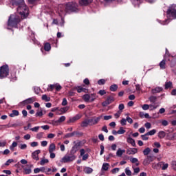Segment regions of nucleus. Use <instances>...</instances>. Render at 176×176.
Wrapping results in <instances>:
<instances>
[{"label": "nucleus", "mask_w": 176, "mask_h": 176, "mask_svg": "<svg viewBox=\"0 0 176 176\" xmlns=\"http://www.w3.org/2000/svg\"><path fill=\"white\" fill-rule=\"evenodd\" d=\"M166 16L168 19H166L165 21L160 22L162 25H166V24H168L170 23V20H174L176 19V5L173 4L170 6H169L168 9L166 12Z\"/></svg>", "instance_id": "obj_1"}, {"label": "nucleus", "mask_w": 176, "mask_h": 176, "mask_svg": "<svg viewBox=\"0 0 176 176\" xmlns=\"http://www.w3.org/2000/svg\"><path fill=\"white\" fill-rule=\"evenodd\" d=\"M21 21L20 16L16 14H11L8 21V29L10 28H17V24Z\"/></svg>", "instance_id": "obj_2"}, {"label": "nucleus", "mask_w": 176, "mask_h": 176, "mask_svg": "<svg viewBox=\"0 0 176 176\" xmlns=\"http://www.w3.org/2000/svg\"><path fill=\"white\" fill-rule=\"evenodd\" d=\"M17 12L19 14H20L22 20H24V19H27L28 17V14H30L28 7L24 3H21V4H19V6H18Z\"/></svg>", "instance_id": "obj_3"}, {"label": "nucleus", "mask_w": 176, "mask_h": 176, "mask_svg": "<svg viewBox=\"0 0 176 176\" xmlns=\"http://www.w3.org/2000/svg\"><path fill=\"white\" fill-rule=\"evenodd\" d=\"M60 8H63V10H60V12H65L66 13H72V12H76L78 5L74 2L67 3L65 5H62Z\"/></svg>", "instance_id": "obj_4"}, {"label": "nucleus", "mask_w": 176, "mask_h": 176, "mask_svg": "<svg viewBox=\"0 0 176 176\" xmlns=\"http://www.w3.org/2000/svg\"><path fill=\"white\" fill-rule=\"evenodd\" d=\"M9 75V66L7 65L1 66L0 67V79H3Z\"/></svg>", "instance_id": "obj_5"}, {"label": "nucleus", "mask_w": 176, "mask_h": 176, "mask_svg": "<svg viewBox=\"0 0 176 176\" xmlns=\"http://www.w3.org/2000/svg\"><path fill=\"white\" fill-rule=\"evenodd\" d=\"M76 159V156L74 154L65 155L61 160L60 163H69L74 162Z\"/></svg>", "instance_id": "obj_6"}, {"label": "nucleus", "mask_w": 176, "mask_h": 176, "mask_svg": "<svg viewBox=\"0 0 176 176\" xmlns=\"http://www.w3.org/2000/svg\"><path fill=\"white\" fill-rule=\"evenodd\" d=\"M156 160V157L155 155H147L146 157L143 160V166H149L152 162Z\"/></svg>", "instance_id": "obj_7"}, {"label": "nucleus", "mask_w": 176, "mask_h": 176, "mask_svg": "<svg viewBox=\"0 0 176 176\" xmlns=\"http://www.w3.org/2000/svg\"><path fill=\"white\" fill-rule=\"evenodd\" d=\"M93 96H94V95L85 94L82 96V99L84 100V101H85V102H89V101H91V102H93V101H94V100H96V98L93 97Z\"/></svg>", "instance_id": "obj_8"}, {"label": "nucleus", "mask_w": 176, "mask_h": 176, "mask_svg": "<svg viewBox=\"0 0 176 176\" xmlns=\"http://www.w3.org/2000/svg\"><path fill=\"white\" fill-rule=\"evenodd\" d=\"M115 100L113 99V97L109 96L107 100L102 103V107H108L109 104H112Z\"/></svg>", "instance_id": "obj_9"}, {"label": "nucleus", "mask_w": 176, "mask_h": 176, "mask_svg": "<svg viewBox=\"0 0 176 176\" xmlns=\"http://www.w3.org/2000/svg\"><path fill=\"white\" fill-rule=\"evenodd\" d=\"M35 97H32L23 100L21 104H22V105H28V104H32V102H35Z\"/></svg>", "instance_id": "obj_10"}, {"label": "nucleus", "mask_w": 176, "mask_h": 176, "mask_svg": "<svg viewBox=\"0 0 176 176\" xmlns=\"http://www.w3.org/2000/svg\"><path fill=\"white\" fill-rule=\"evenodd\" d=\"M100 120H101V117H96L89 119L90 126H94V124H97Z\"/></svg>", "instance_id": "obj_11"}, {"label": "nucleus", "mask_w": 176, "mask_h": 176, "mask_svg": "<svg viewBox=\"0 0 176 176\" xmlns=\"http://www.w3.org/2000/svg\"><path fill=\"white\" fill-rule=\"evenodd\" d=\"M39 153H41V150H36L34 152H33L32 153V159L36 161L39 160V156H38Z\"/></svg>", "instance_id": "obj_12"}, {"label": "nucleus", "mask_w": 176, "mask_h": 176, "mask_svg": "<svg viewBox=\"0 0 176 176\" xmlns=\"http://www.w3.org/2000/svg\"><path fill=\"white\" fill-rule=\"evenodd\" d=\"M80 118H82V116H80V115H79V114H77L74 117L70 118L67 121V123H74V122H76V120H79V119H80Z\"/></svg>", "instance_id": "obj_13"}, {"label": "nucleus", "mask_w": 176, "mask_h": 176, "mask_svg": "<svg viewBox=\"0 0 176 176\" xmlns=\"http://www.w3.org/2000/svg\"><path fill=\"white\" fill-rule=\"evenodd\" d=\"M12 6H19L21 3H24V0H11Z\"/></svg>", "instance_id": "obj_14"}, {"label": "nucleus", "mask_w": 176, "mask_h": 176, "mask_svg": "<svg viewBox=\"0 0 176 176\" xmlns=\"http://www.w3.org/2000/svg\"><path fill=\"white\" fill-rule=\"evenodd\" d=\"M138 152V149L135 148H131L126 151L127 155H135Z\"/></svg>", "instance_id": "obj_15"}, {"label": "nucleus", "mask_w": 176, "mask_h": 176, "mask_svg": "<svg viewBox=\"0 0 176 176\" xmlns=\"http://www.w3.org/2000/svg\"><path fill=\"white\" fill-rule=\"evenodd\" d=\"M162 163L163 162H159L156 164V162L151 164V167L153 168V170H159L160 169V167H162Z\"/></svg>", "instance_id": "obj_16"}, {"label": "nucleus", "mask_w": 176, "mask_h": 176, "mask_svg": "<svg viewBox=\"0 0 176 176\" xmlns=\"http://www.w3.org/2000/svg\"><path fill=\"white\" fill-rule=\"evenodd\" d=\"M68 109H69V107H68L60 108L59 109V112H61V113H56V115H63V113H65V112H67V111H68Z\"/></svg>", "instance_id": "obj_17"}, {"label": "nucleus", "mask_w": 176, "mask_h": 176, "mask_svg": "<svg viewBox=\"0 0 176 176\" xmlns=\"http://www.w3.org/2000/svg\"><path fill=\"white\" fill-rule=\"evenodd\" d=\"M83 171L84 173H85V174H91V173H93V168L87 166H84Z\"/></svg>", "instance_id": "obj_18"}, {"label": "nucleus", "mask_w": 176, "mask_h": 176, "mask_svg": "<svg viewBox=\"0 0 176 176\" xmlns=\"http://www.w3.org/2000/svg\"><path fill=\"white\" fill-rule=\"evenodd\" d=\"M79 149V146L78 145V144H76V145H74L73 147H72V150H71V151H70V153L72 154V155H75V153L76 152H78V150Z\"/></svg>", "instance_id": "obj_19"}, {"label": "nucleus", "mask_w": 176, "mask_h": 176, "mask_svg": "<svg viewBox=\"0 0 176 176\" xmlns=\"http://www.w3.org/2000/svg\"><path fill=\"white\" fill-rule=\"evenodd\" d=\"M125 152H126V150H124V149L122 150V148H118L116 152V156H118V157H122V155Z\"/></svg>", "instance_id": "obj_20"}, {"label": "nucleus", "mask_w": 176, "mask_h": 176, "mask_svg": "<svg viewBox=\"0 0 176 176\" xmlns=\"http://www.w3.org/2000/svg\"><path fill=\"white\" fill-rule=\"evenodd\" d=\"M89 3H91V1L90 0L80 1V5H81V6H87V5H89Z\"/></svg>", "instance_id": "obj_21"}, {"label": "nucleus", "mask_w": 176, "mask_h": 176, "mask_svg": "<svg viewBox=\"0 0 176 176\" xmlns=\"http://www.w3.org/2000/svg\"><path fill=\"white\" fill-rule=\"evenodd\" d=\"M163 91V88L160 87H155L151 90L153 94H156V93H160V91Z\"/></svg>", "instance_id": "obj_22"}, {"label": "nucleus", "mask_w": 176, "mask_h": 176, "mask_svg": "<svg viewBox=\"0 0 176 176\" xmlns=\"http://www.w3.org/2000/svg\"><path fill=\"white\" fill-rule=\"evenodd\" d=\"M56 151V144L54 143H52L50 144V146L48 148L49 153L54 152Z\"/></svg>", "instance_id": "obj_23"}, {"label": "nucleus", "mask_w": 176, "mask_h": 176, "mask_svg": "<svg viewBox=\"0 0 176 176\" xmlns=\"http://www.w3.org/2000/svg\"><path fill=\"white\" fill-rule=\"evenodd\" d=\"M76 89L78 93H82V92L87 93V89L82 87L81 86L77 87H76Z\"/></svg>", "instance_id": "obj_24"}, {"label": "nucleus", "mask_w": 176, "mask_h": 176, "mask_svg": "<svg viewBox=\"0 0 176 176\" xmlns=\"http://www.w3.org/2000/svg\"><path fill=\"white\" fill-rule=\"evenodd\" d=\"M90 126V120H85L84 121L82 122L81 123V126L82 127H87V126Z\"/></svg>", "instance_id": "obj_25"}, {"label": "nucleus", "mask_w": 176, "mask_h": 176, "mask_svg": "<svg viewBox=\"0 0 176 176\" xmlns=\"http://www.w3.org/2000/svg\"><path fill=\"white\" fill-rule=\"evenodd\" d=\"M109 169V164L108 163H103L102 166V171H108Z\"/></svg>", "instance_id": "obj_26"}, {"label": "nucleus", "mask_w": 176, "mask_h": 176, "mask_svg": "<svg viewBox=\"0 0 176 176\" xmlns=\"http://www.w3.org/2000/svg\"><path fill=\"white\" fill-rule=\"evenodd\" d=\"M127 142L131 144L132 146H135V140H134V139L129 137L127 138Z\"/></svg>", "instance_id": "obj_27"}, {"label": "nucleus", "mask_w": 176, "mask_h": 176, "mask_svg": "<svg viewBox=\"0 0 176 176\" xmlns=\"http://www.w3.org/2000/svg\"><path fill=\"white\" fill-rule=\"evenodd\" d=\"M160 67L161 69H166V60L164 59L160 63Z\"/></svg>", "instance_id": "obj_28"}, {"label": "nucleus", "mask_w": 176, "mask_h": 176, "mask_svg": "<svg viewBox=\"0 0 176 176\" xmlns=\"http://www.w3.org/2000/svg\"><path fill=\"white\" fill-rule=\"evenodd\" d=\"M19 111L13 110L12 113L10 114V118H14V116H19Z\"/></svg>", "instance_id": "obj_29"}, {"label": "nucleus", "mask_w": 176, "mask_h": 176, "mask_svg": "<svg viewBox=\"0 0 176 176\" xmlns=\"http://www.w3.org/2000/svg\"><path fill=\"white\" fill-rule=\"evenodd\" d=\"M164 137H166V132H164V131H160V132H158V138L162 140L164 138Z\"/></svg>", "instance_id": "obj_30"}, {"label": "nucleus", "mask_w": 176, "mask_h": 176, "mask_svg": "<svg viewBox=\"0 0 176 176\" xmlns=\"http://www.w3.org/2000/svg\"><path fill=\"white\" fill-rule=\"evenodd\" d=\"M52 49V46L50 45V43H47L44 45V50L45 52H50V50Z\"/></svg>", "instance_id": "obj_31"}, {"label": "nucleus", "mask_w": 176, "mask_h": 176, "mask_svg": "<svg viewBox=\"0 0 176 176\" xmlns=\"http://www.w3.org/2000/svg\"><path fill=\"white\" fill-rule=\"evenodd\" d=\"M47 163H49V160L45 159V158H43L41 162H40V164L41 166H45V164H47Z\"/></svg>", "instance_id": "obj_32"}, {"label": "nucleus", "mask_w": 176, "mask_h": 176, "mask_svg": "<svg viewBox=\"0 0 176 176\" xmlns=\"http://www.w3.org/2000/svg\"><path fill=\"white\" fill-rule=\"evenodd\" d=\"M35 116L36 118H42V116H43V111L42 110H38L35 114Z\"/></svg>", "instance_id": "obj_33"}, {"label": "nucleus", "mask_w": 176, "mask_h": 176, "mask_svg": "<svg viewBox=\"0 0 176 176\" xmlns=\"http://www.w3.org/2000/svg\"><path fill=\"white\" fill-rule=\"evenodd\" d=\"M167 140H170V141H176V133H173L172 136L167 135Z\"/></svg>", "instance_id": "obj_34"}, {"label": "nucleus", "mask_w": 176, "mask_h": 176, "mask_svg": "<svg viewBox=\"0 0 176 176\" xmlns=\"http://www.w3.org/2000/svg\"><path fill=\"white\" fill-rule=\"evenodd\" d=\"M170 87H173V82L171 81L165 82V89H170Z\"/></svg>", "instance_id": "obj_35"}, {"label": "nucleus", "mask_w": 176, "mask_h": 176, "mask_svg": "<svg viewBox=\"0 0 176 176\" xmlns=\"http://www.w3.org/2000/svg\"><path fill=\"white\" fill-rule=\"evenodd\" d=\"M41 98L43 101H45L46 102H49V101H50V97H48L46 94L43 95Z\"/></svg>", "instance_id": "obj_36"}, {"label": "nucleus", "mask_w": 176, "mask_h": 176, "mask_svg": "<svg viewBox=\"0 0 176 176\" xmlns=\"http://www.w3.org/2000/svg\"><path fill=\"white\" fill-rule=\"evenodd\" d=\"M45 133H43V132H40L36 134V138L37 140H42V138H43V135Z\"/></svg>", "instance_id": "obj_37"}, {"label": "nucleus", "mask_w": 176, "mask_h": 176, "mask_svg": "<svg viewBox=\"0 0 176 176\" xmlns=\"http://www.w3.org/2000/svg\"><path fill=\"white\" fill-rule=\"evenodd\" d=\"M143 153H144V156H148V154L151 153V148L149 147L146 148L143 151Z\"/></svg>", "instance_id": "obj_38"}, {"label": "nucleus", "mask_w": 176, "mask_h": 176, "mask_svg": "<svg viewBox=\"0 0 176 176\" xmlns=\"http://www.w3.org/2000/svg\"><path fill=\"white\" fill-rule=\"evenodd\" d=\"M111 91H116L118 90V85L113 84L110 87Z\"/></svg>", "instance_id": "obj_39"}, {"label": "nucleus", "mask_w": 176, "mask_h": 176, "mask_svg": "<svg viewBox=\"0 0 176 176\" xmlns=\"http://www.w3.org/2000/svg\"><path fill=\"white\" fill-rule=\"evenodd\" d=\"M157 107H159V105L156 104H149V109L150 111H153V109H156Z\"/></svg>", "instance_id": "obj_40"}, {"label": "nucleus", "mask_w": 176, "mask_h": 176, "mask_svg": "<svg viewBox=\"0 0 176 176\" xmlns=\"http://www.w3.org/2000/svg\"><path fill=\"white\" fill-rule=\"evenodd\" d=\"M56 89V84L50 85L49 88L47 89V91H53V89Z\"/></svg>", "instance_id": "obj_41"}, {"label": "nucleus", "mask_w": 176, "mask_h": 176, "mask_svg": "<svg viewBox=\"0 0 176 176\" xmlns=\"http://www.w3.org/2000/svg\"><path fill=\"white\" fill-rule=\"evenodd\" d=\"M125 174L128 176H131V170H130V168L129 167H126L125 168Z\"/></svg>", "instance_id": "obj_42"}, {"label": "nucleus", "mask_w": 176, "mask_h": 176, "mask_svg": "<svg viewBox=\"0 0 176 176\" xmlns=\"http://www.w3.org/2000/svg\"><path fill=\"white\" fill-rule=\"evenodd\" d=\"M156 134V129L151 130L146 133V135H155Z\"/></svg>", "instance_id": "obj_43"}, {"label": "nucleus", "mask_w": 176, "mask_h": 176, "mask_svg": "<svg viewBox=\"0 0 176 176\" xmlns=\"http://www.w3.org/2000/svg\"><path fill=\"white\" fill-rule=\"evenodd\" d=\"M17 146V142H13L12 145L10 146V151H14V148Z\"/></svg>", "instance_id": "obj_44"}, {"label": "nucleus", "mask_w": 176, "mask_h": 176, "mask_svg": "<svg viewBox=\"0 0 176 176\" xmlns=\"http://www.w3.org/2000/svg\"><path fill=\"white\" fill-rule=\"evenodd\" d=\"M149 101L151 102H156V101H157V97H156V96H151L149 98Z\"/></svg>", "instance_id": "obj_45"}, {"label": "nucleus", "mask_w": 176, "mask_h": 176, "mask_svg": "<svg viewBox=\"0 0 176 176\" xmlns=\"http://www.w3.org/2000/svg\"><path fill=\"white\" fill-rule=\"evenodd\" d=\"M118 111L123 112V109H124V104H120L118 106Z\"/></svg>", "instance_id": "obj_46"}, {"label": "nucleus", "mask_w": 176, "mask_h": 176, "mask_svg": "<svg viewBox=\"0 0 176 176\" xmlns=\"http://www.w3.org/2000/svg\"><path fill=\"white\" fill-rule=\"evenodd\" d=\"M148 135H146V133L144 135H141L142 140H143V141H148V140H149V138L148 137Z\"/></svg>", "instance_id": "obj_47"}, {"label": "nucleus", "mask_w": 176, "mask_h": 176, "mask_svg": "<svg viewBox=\"0 0 176 176\" xmlns=\"http://www.w3.org/2000/svg\"><path fill=\"white\" fill-rule=\"evenodd\" d=\"M126 133V130L123 129V127H120V129L118 131V134L122 135Z\"/></svg>", "instance_id": "obj_48"}, {"label": "nucleus", "mask_w": 176, "mask_h": 176, "mask_svg": "<svg viewBox=\"0 0 176 176\" xmlns=\"http://www.w3.org/2000/svg\"><path fill=\"white\" fill-rule=\"evenodd\" d=\"M65 119H66L65 116H62L60 118H59V119L58 120V122L59 123H63V122H65Z\"/></svg>", "instance_id": "obj_49"}, {"label": "nucleus", "mask_w": 176, "mask_h": 176, "mask_svg": "<svg viewBox=\"0 0 176 176\" xmlns=\"http://www.w3.org/2000/svg\"><path fill=\"white\" fill-rule=\"evenodd\" d=\"M75 134H76V132H72V133L66 134L65 137L66 138H71V137H74Z\"/></svg>", "instance_id": "obj_50"}, {"label": "nucleus", "mask_w": 176, "mask_h": 176, "mask_svg": "<svg viewBox=\"0 0 176 176\" xmlns=\"http://www.w3.org/2000/svg\"><path fill=\"white\" fill-rule=\"evenodd\" d=\"M40 126H35L33 128H31L30 130L31 131H34V133H38V131L39 130Z\"/></svg>", "instance_id": "obj_51"}, {"label": "nucleus", "mask_w": 176, "mask_h": 176, "mask_svg": "<svg viewBox=\"0 0 176 176\" xmlns=\"http://www.w3.org/2000/svg\"><path fill=\"white\" fill-rule=\"evenodd\" d=\"M55 89H56V91H60V89H62V87H61V85H60V84L56 83Z\"/></svg>", "instance_id": "obj_52"}, {"label": "nucleus", "mask_w": 176, "mask_h": 176, "mask_svg": "<svg viewBox=\"0 0 176 176\" xmlns=\"http://www.w3.org/2000/svg\"><path fill=\"white\" fill-rule=\"evenodd\" d=\"M120 115H122V113L119 111H117V113H116L114 114V116L116 118V119H119V118H120Z\"/></svg>", "instance_id": "obj_53"}, {"label": "nucleus", "mask_w": 176, "mask_h": 176, "mask_svg": "<svg viewBox=\"0 0 176 176\" xmlns=\"http://www.w3.org/2000/svg\"><path fill=\"white\" fill-rule=\"evenodd\" d=\"M142 108L143 111H148V109H149V104H145L142 107Z\"/></svg>", "instance_id": "obj_54"}, {"label": "nucleus", "mask_w": 176, "mask_h": 176, "mask_svg": "<svg viewBox=\"0 0 176 176\" xmlns=\"http://www.w3.org/2000/svg\"><path fill=\"white\" fill-rule=\"evenodd\" d=\"M144 126L146 127V129L149 130V129L152 127V124L150 122H146L144 124Z\"/></svg>", "instance_id": "obj_55"}, {"label": "nucleus", "mask_w": 176, "mask_h": 176, "mask_svg": "<svg viewBox=\"0 0 176 176\" xmlns=\"http://www.w3.org/2000/svg\"><path fill=\"white\" fill-rule=\"evenodd\" d=\"M38 142H32L30 143V146H32V148H35V146H38Z\"/></svg>", "instance_id": "obj_56"}, {"label": "nucleus", "mask_w": 176, "mask_h": 176, "mask_svg": "<svg viewBox=\"0 0 176 176\" xmlns=\"http://www.w3.org/2000/svg\"><path fill=\"white\" fill-rule=\"evenodd\" d=\"M126 122H127L126 119L122 118V119L120 120V124H121L122 126H126Z\"/></svg>", "instance_id": "obj_57"}, {"label": "nucleus", "mask_w": 176, "mask_h": 176, "mask_svg": "<svg viewBox=\"0 0 176 176\" xmlns=\"http://www.w3.org/2000/svg\"><path fill=\"white\" fill-rule=\"evenodd\" d=\"M31 173H32V170H31V168H25L24 169L25 174H31Z\"/></svg>", "instance_id": "obj_58"}, {"label": "nucleus", "mask_w": 176, "mask_h": 176, "mask_svg": "<svg viewBox=\"0 0 176 176\" xmlns=\"http://www.w3.org/2000/svg\"><path fill=\"white\" fill-rule=\"evenodd\" d=\"M162 164H163L162 170H167V168H168V164H164V162H162Z\"/></svg>", "instance_id": "obj_59"}, {"label": "nucleus", "mask_w": 176, "mask_h": 176, "mask_svg": "<svg viewBox=\"0 0 176 176\" xmlns=\"http://www.w3.org/2000/svg\"><path fill=\"white\" fill-rule=\"evenodd\" d=\"M68 102L67 101V98H63V102H62V105L63 107H65V105H67Z\"/></svg>", "instance_id": "obj_60"}, {"label": "nucleus", "mask_w": 176, "mask_h": 176, "mask_svg": "<svg viewBox=\"0 0 176 176\" xmlns=\"http://www.w3.org/2000/svg\"><path fill=\"white\" fill-rule=\"evenodd\" d=\"M172 168L176 171V161H173L172 162Z\"/></svg>", "instance_id": "obj_61"}, {"label": "nucleus", "mask_w": 176, "mask_h": 176, "mask_svg": "<svg viewBox=\"0 0 176 176\" xmlns=\"http://www.w3.org/2000/svg\"><path fill=\"white\" fill-rule=\"evenodd\" d=\"M98 85H105V80L104 79H100L98 81Z\"/></svg>", "instance_id": "obj_62"}, {"label": "nucleus", "mask_w": 176, "mask_h": 176, "mask_svg": "<svg viewBox=\"0 0 176 176\" xmlns=\"http://www.w3.org/2000/svg\"><path fill=\"white\" fill-rule=\"evenodd\" d=\"M126 119L128 123H130V124H133V119L127 116Z\"/></svg>", "instance_id": "obj_63"}, {"label": "nucleus", "mask_w": 176, "mask_h": 176, "mask_svg": "<svg viewBox=\"0 0 176 176\" xmlns=\"http://www.w3.org/2000/svg\"><path fill=\"white\" fill-rule=\"evenodd\" d=\"M130 162H131V163H138V158H131Z\"/></svg>", "instance_id": "obj_64"}]
</instances>
